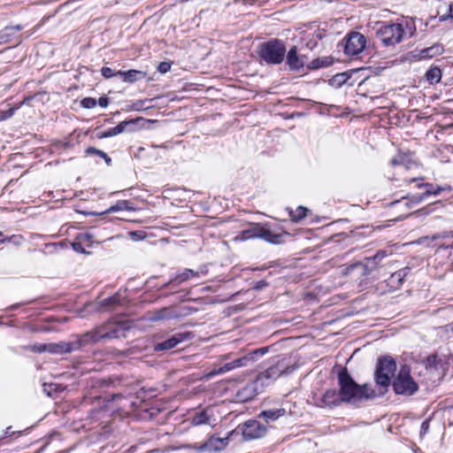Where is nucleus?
<instances>
[{
	"instance_id": "f257e3e1",
	"label": "nucleus",
	"mask_w": 453,
	"mask_h": 453,
	"mask_svg": "<svg viewBox=\"0 0 453 453\" xmlns=\"http://www.w3.org/2000/svg\"><path fill=\"white\" fill-rule=\"evenodd\" d=\"M416 33L415 21L412 19L403 22H384L376 31V36L386 48H394L403 40L412 37Z\"/></svg>"
},
{
	"instance_id": "f03ea898",
	"label": "nucleus",
	"mask_w": 453,
	"mask_h": 453,
	"mask_svg": "<svg viewBox=\"0 0 453 453\" xmlns=\"http://www.w3.org/2000/svg\"><path fill=\"white\" fill-rule=\"evenodd\" d=\"M296 368V366L289 364V358L281 357L266 370L259 372L256 379L260 384V388H264L271 385L280 376L292 373Z\"/></svg>"
},
{
	"instance_id": "7ed1b4c3",
	"label": "nucleus",
	"mask_w": 453,
	"mask_h": 453,
	"mask_svg": "<svg viewBox=\"0 0 453 453\" xmlns=\"http://www.w3.org/2000/svg\"><path fill=\"white\" fill-rule=\"evenodd\" d=\"M258 55L260 59L268 65H280L285 58V43L280 39L263 42L259 45Z\"/></svg>"
},
{
	"instance_id": "20e7f679",
	"label": "nucleus",
	"mask_w": 453,
	"mask_h": 453,
	"mask_svg": "<svg viewBox=\"0 0 453 453\" xmlns=\"http://www.w3.org/2000/svg\"><path fill=\"white\" fill-rule=\"evenodd\" d=\"M339 393L343 403L357 405L358 384L353 380L347 368L338 372Z\"/></svg>"
},
{
	"instance_id": "39448f33",
	"label": "nucleus",
	"mask_w": 453,
	"mask_h": 453,
	"mask_svg": "<svg viewBox=\"0 0 453 453\" xmlns=\"http://www.w3.org/2000/svg\"><path fill=\"white\" fill-rule=\"evenodd\" d=\"M395 371L396 363L394 358L390 357H383L380 358L374 372V381L376 385L387 391Z\"/></svg>"
},
{
	"instance_id": "423d86ee",
	"label": "nucleus",
	"mask_w": 453,
	"mask_h": 453,
	"mask_svg": "<svg viewBox=\"0 0 453 453\" xmlns=\"http://www.w3.org/2000/svg\"><path fill=\"white\" fill-rule=\"evenodd\" d=\"M392 387L396 395L405 396L413 395L418 390V385L411 377L410 368L406 365L401 367L392 382Z\"/></svg>"
},
{
	"instance_id": "0eeeda50",
	"label": "nucleus",
	"mask_w": 453,
	"mask_h": 453,
	"mask_svg": "<svg viewBox=\"0 0 453 453\" xmlns=\"http://www.w3.org/2000/svg\"><path fill=\"white\" fill-rule=\"evenodd\" d=\"M366 37L359 32H350L343 39L344 53L348 56H357L366 46Z\"/></svg>"
},
{
	"instance_id": "6e6552de",
	"label": "nucleus",
	"mask_w": 453,
	"mask_h": 453,
	"mask_svg": "<svg viewBox=\"0 0 453 453\" xmlns=\"http://www.w3.org/2000/svg\"><path fill=\"white\" fill-rule=\"evenodd\" d=\"M235 431L242 433L244 441H250L263 437L267 428L257 420L250 419L239 425Z\"/></svg>"
},
{
	"instance_id": "1a4fd4ad",
	"label": "nucleus",
	"mask_w": 453,
	"mask_h": 453,
	"mask_svg": "<svg viewBox=\"0 0 453 453\" xmlns=\"http://www.w3.org/2000/svg\"><path fill=\"white\" fill-rule=\"evenodd\" d=\"M97 327L100 331L102 340L125 337L126 331L127 330L125 324L115 321H107Z\"/></svg>"
},
{
	"instance_id": "9d476101",
	"label": "nucleus",
	"mask_w": 453,
	"mask_h": 453,
	"mask_svg": "<svg viewBox=\"0 0 453 453\" xmlns=\"http://www.w3.org/2000/svg\"><path fill=\"white\" fill-rule=\"evenodd\" d=\"M193 337L190 332H179L171 335L166 340L154 345L155 351H166L175 348L178 344L191 340Z\"/></svg>"
},
{
	"instance_id": "9b49d317",
	"label": "nucleus",
	"mask_w": 453,
	"mask_h": 453,
	"mask_svg": "<svg viewBox=\"0 0 453 453\" xmlns=\"http://www.w3.org/2000/svg\"><path fill=\"white\" fill-rule=\"evenodd\" d=\"M35 351H47L55 355H65L69 354L73 351H76L74 343L73 342H59L56 343L42 344L40 346L35 345L33 348Z\"/></svg>"
},
{
	"instance_id": "f8f14e48",
	"label": "nucleus",
	"mask_w": 453,
	"mask_h": 453,
	"mask_svg": "<svg viewBox=\"0 0 453 453\" xmlns=\"http://www.w3.org/2000/svg\"><path fill=\"white\" fill-rule=\"evenodd\" d=\"M422 180H423L422 178L411 179L408 180V182L420 181ZM417 187L418 188H426V190L421 195L413 196L412 202H414V203H420L423 199H425L426 197H427L430 195L437 196V195L441 194V192H442V191H448V192L451 191V187L449 185L441 187V186H434L431 183L418 182L417 184Z\"/></svg>"
},
{
	"instance_id": "ddd939ff",
	"label": "nucleus",
	"mask_w": 453,
	"mask_h": 453,
	"mask_svg": "<svg viewBox=\"0 0 453 453\" xmlns=\"http://www.w3.org/2000/svg\"><path fill=\"white\" fill-rule=\"evenodd\" d=\"M380 263L374 257H365V262H356L350 265H344L341 267V273L343 275L352 273L353 269H361L363 272H368L369 274L379 267Z\"/></svg>"
},
{
	"instance_id": "4468645a",
	"label": "nucleus",
	"mask_w": 453,
	"mask_h": 453,
	"mask_svg": "<svg viewBox=\"0 0 453 453\" xmlns=\"http://www.w3.org/2000/svg\"><path fill=\"white\" fill-rule=\"evenodd\" d=\"M75 338L76 339L73 341V343L76 350H79L88 345L96 344L102 340L98 327H95L91 331L81 334H76Z\"/></svg>"
},
{
	"instance_id": "2eb2a0df",
	"label": "nucleus",
	"mask_w": 453,
	"mask_h": 453,
	"mask_svg": "<svg viewBox=\"0 0 453 453\" xmlns=\"http://www.w3.org/2000/svg\"><path fill=\"white\" fill-rule=\"evenodd\" d=\"M268 351V348H260L252 350L242 357H237L231 361L232 367L234 369L248 366L250 364L257 360Z\"/></svg>"
},
{
	"instance_id": "dca6fc26",
	"label": "nucleus",
	"mask_w": 453,
	"mask_h": 453,
	"mask_svg": "<svg viewBox=\"0 0 453 453\" xmlns=\"http://www.w3.org/2000/svg\"><path fill=\"white\" fill-rule=\"evenodd\" d=\"M286 64L290 71L297 72L306 64L305 56L298 55L296 46H293L286 52Z\"/></svg>"
},
{
	"instance_id": "f3484780",
	"label": "nucleus",
	"mask_w": 453,
	"mask_h": 453,
	"mask_svg": "<svg viewBox=\"0 0 453 453\" xmlns=\"http://www.w3.org/2000/svg\"><path fill=\"white\" fill-rule=\"evenodd\" d=\"M264 388H260V384L256 379L240 388L237 392V397L239 401L245 403L252 400Z\"/></svg>"
},
{
	"instance_id": "a211bd4d",
	"label": "nucleus",
	"mask_w": 453,
	"mask_h": 453,
	"mask_svg": "<svg viewBox=\"0 0 453 453\" xmlns=\"http://www.w3.org/2000/svg\"><path fill=\"white\" fill-rule=\"evenodd\" d=\"M142 118H137L135 119L124 120L119 122L116 127L109 128L97 134L99 139L109 138L123 133L127 127H134L136 122L142 120Z\"/></svg>"
},
{
	"instance_id": "6ab92c4d",
	"label": "nucleus",
	"mask_w": 453,
	"mask_h": 453,
	"mask_svg": "<svg viewBox=\"0 0 453 453\" xmlns=\"http://www.w3.org/2000/svg\"><path fill=\"white\" fill-rule=\"evenodd\" d=\"M343 401L342 400L341 395L334 388L326 389L319 399V405L320 407H336L340 405Z\"/></svg>"
},
{
	"instance_id": "aec40b11",
	"label": "nucleus",
	"mask_w": 453,
	"mask_h": 453,
	"mask_svg": "<svg viewBox=\"0 0 453 453\" xmlns=\"http://www.w3.org/2000/svg\"><path fill=\"white\" fill-rule=\"evenodd\" d=\"M228 444V438H219L211 436L199 447V450L205 452L219 451L224 449Z\"/></svg>"
},
{
	"instance_id": "412c9836",
	"label": "nucleus",
	"mask_w": 453,
	"mask_h": 453,
	"mask_svg": "<svg viewBox=\"0 0 453 453\" xmlns=\"http://www.w3.org/2000/svg\"><path fill=\"white\" fill-rule=\"evenodd\" d=\"M423 365L430 372H438L443 374L446 371V363L436 354L429 355L423 360Z\"/></svg>"
},
{
	"instance_id": "4be33fe9",
	"label": "nucleus",
	"mask_w": 453,
	"mask_h": 453,
	"mask_svg": "<svg viewBox=\"0 0 453 453\" xmlns=\"http://www.w3.org/2000/svg\"><path fill=\"white\" fill-rule=\"evenodd\" d=\"M282 236L283 234L273 233L269 227V224H261L258 238L263 239L269 243L280 244L282 242Z\"/></svg>"
},
{
	"instance_id": "5701e85b",
	"label": "nucleus",
	"mask_w": 453,
	"mask_h": 453,
	"mask_svg": "<svg viewBox=\"0 0 453 453\" xmlns=\"http://www.w3.org/2000/svg\"><path fill=\"white\" fill-rule=\"evenodd\" d=\"M117 74L123 78V81L127 83H134L143 80L147 76V73L140 70L131 69L128 71H118Z\"/></svg>"
},
{
	"instance_id": "b1692460",
	"label": "nucleus",
	"mask_w": 453,
	"mask_h": 453,
	"mask_svg": "<svg viewBox=\"0 0 453 453\" xmlns=\"http://www.w3.org/2000/svg\"><path fill=\"white\" fill-rule=\"evenodd\" d=\"M376 396L375 390L370 384L358 385L357 404L364 400L372 399Z\"/></svg>"
},
{
	"instance_id": "393cba45",
	"label": "nucleus",
	"mask_w": 453,
	"mask_h": 453,
	"mask_svg": "<svg viewBox=\"0 0 453 453\" xmlns=\"http://www.w3.org/2000/svg\"><path fill=\"white\" fill-rule=\"evenodd\" d=\"M453 237V231H444L433 234L432 236L420 237L417 242L421 245L432 246L434 241Z\"/></svg>"
},
{
	"instance_id": "a878e982",
	"label": "nucleus",
	"mask_w": 453,
	"mask_h": 453,
	"mask_svg": "<svg viewBox=\"0 0 453 453\" xmlns=\"http://www.w3.org/2000/svg\"><path fill=\"white\" fill-rule=\"evenodd\" d=\"M260 227L261 224L259 223L251 224L249 228L244 229L240 233L238 238H240L242 241L251 238H258Z\"/></svg>"
},
{
	"instance_id": "bb28decb",
	"label": "nucleus",
	"mask_w": 453,
	"mask_h": 453,
	"mask_svg": "<svg viewBox=\"0 0 453 453\" xmlns=\"http://www.w3.org/2000/svg\"><path fill=\"white\" fill-rule=\"evenodd\" d=\"M199 276V273L196 272L194 270L186 268L182 272H180L176 273L174 278H173L170 282H176L178 284H180L182 282H185L192 278H196Z\"/></svg>"
},
{
	"instance_id": "cd10ccee",
	"label": "nucleus",
	"mask_w": 453,
	"mask_h": 453,
	"mask_svg": "<svg viewBox=\"0 0 453 453\" xmlns=\"http://www.w3.org/2000/svg\"><path fill=\"white\" fill-rule=\"evenodd\" d=\"M408 270L409 268H403L392 273L388 279V285L392 286L393 288L400 287L404 280V277L407 275Z\"/></svg>"
},
{
	"instance_id": "c85d7f7f",
	"label": "nucleus",
	"mask_w": 453,
	"mask_h": 453,
	"mask_svg": "<svg viewBox=\"0 0 453 453\" xmlns=\"http://www.w3.org/2000/svg\"><path fill=\"white\" fill-rule=\"evenodd\" d=\"M443 51V47L441 44H434L431 47L420 50L421 58H432L435 56L441 55Z\"/></svg>"
},
{
	"instance_id": "c756f323",
	"label": "nucleus",
	"mask_w": 453,
	"mask_h": 453,
	"mask_svg": "<svg viewBox=\"0 0 453 453\" xmlns=\"http://www.w3.org/2000/svg\"><path fill=\"white\" fill-rule=\"evenodd\" d=\"M333 58L331 57L318 58L311 61L308 65V68L311 70H317L322 67H327L333 64Z\"/></svg>"
},
{
	"instance_id": "7c9ffc66",
	"label": "nucleus",
	"mask_w": 453,
	"mask_h": 453,
	"mask_svg": "<svg viewBox=\"0 0 453 453\" xmlns=\"http://www.w3.org/2000/svg\"><path fill=\"white\" fill-rule=\"evenodd\" d=\"M285 412V410L282 408L276 410H266L263 411L259 416L262 417L266 422H269L278 419L280 417L283 416Z\"/></svg>"
},
{
	"instance_id": "2f4dec72",
	"label": "nucleus",
	"mask_w": 453,
	"mask_h": 453,
	"mask_svg": "<svg viewBox=\"0 0 453 453\" xmlns=\"http://www.w3.org/2000/svg\"><path fill=\"white\" fill-rule=\"evenodd\" d=\"M288 211L291 220L298 223L306 217L308 209L303 206H298L296 210L288 208Z\"/></svg>"
},
{
	"instance_id": "473e14b6",
	"label": "nucleus",
	"mask_w": 453,
	"mask_h": 453,
	"mask_svg": "<svg viewBox=\"0 0 453 453\" xmlns=\"http://www.w3.org/2000/svg\"><path fill=\"white\" fill-rule=\"evenodd\" d=\"M177 315L173 312L171 307H164L155 311L153 319L160 320V319H169L176 317Z\"/></svg>"
},
{
	"instance_id": "72a5a7b5",
	"label": "nucleus",
	"mask_w": 453,
	"mask_h": 453,
	"mask_svg": "<svg viewBox=\"0 0 453 453\" xmlns=\"http://www.w3.org/2000/svg\"><path fill=\"white\" fill-rule=\"evenodd\" d=\"M20 30L19 26L16 27H5L1 32H0V39L4 42H12L11 36L13 35V34L18 33Z\"/></svg>"
},
{
	"instance_id": "f704fd0d",
	"label": "nucleus",
	"mask_w": 453,
	"mask_h": 453,
	"mask_svg": "<svg viewBox=\"0 0 453 453\" xmlns=\"http://www.w3.org/2000/svg\"><path fill=\"white\" fill-rule=\"evenodd\" d=\"M426 78L430 84L438 83L441 79V71L439 67H431L426 73Z\"/></svg>"
},
{
	"instance_id": "c9c22d12",
	"label": "nucleus",
	"mask_w": 453,
	"mask_h": 453,
	"mask_svg": "<svg viewBox=\"0 0 453 453\" xmlns=\"http://www.w3.org/2000/svg\"><path fill=\"white\" fill-rule=\"evenodd\" d=\"M130 202L127 200L118 201L114 205L111 206L105 212H116L119 211H132L134 208L129 205Z\"/></svg>"
},
{
	"instance_id": "e433bc0d",
	"label": "nucleus",
	"mask_w": 453,
	"mask_h": 453,
	"mask_svg": "<svg viewBox=\"0 0 453 453\" xmlns=\"http://www.w3.org/2000/svg\"><path fill=\"white\" fill-rule=\"evenodd\" d=\"M86 155H96L99 157H102L107 165H111V158L103 150L96 149L94 147H88L85 150Z\"/></svg>"
},
{
	"instance_id": "4c0bfd02",
	"label": "nucleus",
	"mask_w": 453,
	"mask_h": 453,
	"mask_svg": "<svg viewBox=\"0 0 453 453\" xmlns=\"http://www.w3.org/2000/svg\"><path fill=\"white\" fill-rule=\"evenodd\" d=\"M209 422V417L205 411H199L195 413V415L191 418V424L193 426H201L203 424H207Z\"/></svg>"
},
{
	"instance_id": "58836bf2",
	"label": "nucleus",
	"mask_w": 453,
	"mask_h": 453,
	"mask_svg": "<svg viewBox=\"0 0 453 453\" xmlns=\"http://www.w3.org/2000/svg\"><path fill=\"white\" fill-rule=\"evenodd\" d=\"M233 370H234V368L232 367L231 361L230 362H226L223 365H221V366H219L218 368H214L213 370L209 372L208 377H214L216 375L223 374V373L233 371Z\"/></svg>"
},
{
	"instance_id": "ea45409f",
	"label": "nucleus",
	"mask_w": 453,
	"mask_h": 453,
	"mask_svg": "<svg viewBox=\"0 0 453 453\" xmlns=\"http://www.w3.org/2000/svg\"><path fill=\"white\" fill-rule=\"evenodd\" d=\"M322 38V34L319 31H317L311 35V37L309 38L306 42V47L310 50H313L318 45V41Z\"/></svg>"
},
{
	"instance_id": "a19ab883",
	"label": "nucleus",
	"mask_w": 453,
	"mask_h": 453,
	"mask_svg": "<svg viewBox=\"0 0 453 453\" xmlns=\"http://www.w3.org/2000/svg\"><path fill=\"white\" fill-rule=\"evenodd\" d=\"M119 302H120L119 296H112L111 297L105 298L103 301H101L100 304L102 307L111 308V307L119 304Z\"/></svg>"
},
{
	"instance_id": "79ce46f5",
	"label": "nucleus",
	"mask_w": 453,
	"mask_h": 453,
	"mask_svg": "<svg viewBox=\"0 0 453 453\" xmlns=\"http://www.w3.org/2000/svg\"><path fill=\"white\" fill-rule=\"evenodd\" d=\"M438 18L440 21H446L449 19H453V3L447 5L446 12L444 13L438 12Z\"/></svg>"
},
{
	"instance_id": "37998d69",
	"label": "nucleus",
	"mask_w": 453,
	"mask_h": 453,
	"mask_svg": "<svg viewBox=\"0 0 453 453\" xmlns=\"http://www.w3.org/2000/svg\"><path fill=\"white\" fill-rule=\"evenodd\" d=\"M97 101L93 97H85L81 101V105L85 109L96 107Z\"/></svg>"
},
{
	"instance_id": "c03bdc74",
	"label": "nucleus",
	"mask_w": 453,
	"mask_h": 453,
	"mask_svg": "<svg viewBox=\"0 0 453 453\" xmlns=\"http://www.w3.org/2000/svg\"><path fill=\"white\" fill-rule=\"evenodd\" d=\"M101 74L105 78V79H110L113 76H116L118 75L117 74V72H114L111 68L110 67H107V66H104L102 67L101 69Z\"/></svg>"
},
{
	"instance_id": "a18cd8bd",
	"label": "nucleus",
	"mask_w": 453,
	"mask_h": 453,
	"mask_svg": "<svg viewBox=\"0 0 453 453\" xmlns=\"http://www.w3.org/2000/svg\"><path fill=\"white\" fill-rule=\"evenodd\" d=\"M30 330L32 331H50L51 328L47 326H38L35 322L30 321Z\"/></svg>"
},
{
	"instance_id": "49530a36",
	"label": "nucleus",
	"mask_w": 453,
	"mask_h": 453,
	"mask_svg": "<svg viewBox=\"0 0 453 453\" xmlns=\"http://www.w3.org/2000/svg\"><path fill=\"white\" fill-rule=\"evenodd\" d=\"M171 69V64L168 62H161L157 66V71L161 73H165Z\"/></svg>"
},
{
	"instance_id": "de8ad7c7",
	"label": "nucleus",
	"mask_w": 453,
	"mask_h": 453,
	"mask_svg": "<svg viewBox=\"0 0 453 453\" xmlns=\"http://www.w3.org/2000/svg\"><path fill=\"white\" fill-rule=\"evenodd\" d=\"M72 248L74 251L84 254L86 253V250L84 249L83 245L80 242H73L72 243Z\"/></svg>"
},
{
	"instance_id": "09e8293b",
	"label": "nucleus",
	"mask_w": 453,
	"mask_h": 453,
	"mask_svg": "<svg viewBox=\"0 0 453 453\" xmlns=\"http://www.w3.org/2000/svg\"><path fill=\"white\" fill-rule=\"evenodd\" d=\"M429 426H430V422L428 419H426L421 423V426H420V435L421 436L426 434L428 432Z\"/></svg>"
},
{
	"instance_id": "8fccbe9b",
	"label": "nucleus",
	"mask_w": 453,
	"mask_h": 453,
	"mask_svg": "<svg viewBox=\"0 0 453 453\" xmlns=\"http://www.w3.org/2000/svg\"><path fill=\"white\" fill-rule=\"evenodd\" d=\"M350 275H353L357 278L365 277L370 275L368 272H363L361 269H353L352 273Z\"/></svg>"
},
{
	"instance_id": "3c124183",
	"label": "nucleus",
	"mask_w": 453,
	"mask_h": 453,
	"mask_svg": "<svg viewBox=\"0 0 453 453\" xmlns=\"http://www.w3.org/2000/svg\"><path fill=\"white\" fill-rule=\"evenodd\" d=\"M387 256H388V252L386 250H379L373 257L380 263Z\"/></svg>"
},
{
	"instance_id": "603ef678",
	"label": "nucleus",
	"mask_w": 453,
	"mask_h": 453,
	"mask_svg": "<svg viewBox=\"0 0 453 453\" xmlns=\"http://www.w3.org/2000/svg\"><path fill=\"white\" fill-rule=\"evenodd\" d=\"M98 104L99 106L103 107V108H105L109 105V103H110V100L108 97L106 96H101L99 99H98Z\"/></svg>"
},
{
	"instance_id": "864d4df0",
	"label": "nucleus",
	"mask_w": 453,
	"mask_h": 453,
	"mask_svg": "<svg viewBox=\"0 0 453 453\" xmlns=\"http://www.w3.org/2000/svg\"><path fill=\"white\" fill-rule=\"evenodd\" d=\"M55 388H56V385H54V384H49V385L46 383L43 384V390L48 395H50L51 391L56 389Z\"/></svg>"
},
{
	"instance_id": "5fc2aeb1",
	"label": "nucleus",
	"mask_w": 453,
	"mask_h": 453,
	"mask_svg": "<svg viewBox=\"0 0 453 453\" xmlns=\"http://www.w3.org/2000/svg\"><path fill=\"white\" fill-rule=\"evenodd\" d=\"M403 163L402 161V157H394L392 158V160L390 161V164L392 165H399Z\"/></svg>"
},
{
	"instance_id": "6e6d98bb",
	"label": "nucleus",
	"mask_w": 453,
	"mask_h": 453,
	"mask_svg": "<svg viewBox=\"0 0 453 453\" xmlns=\"http://www.w3.org/2000/svg\"><path fill=\"white\" fill-rule=\"evenodd\" d=\"M345 73L338 74L334 77L335 80H338L339 83L345 82L346 80L344 79Z\"/></svg>"
},
{
	"instance_id": "4d7b16f0",
	"label": "nucleus",
	"mask_w": 453,
	"mask_h": 453,
	"mask_svg": "<svg viewBox=\"0 0 453 453\" xmlns=\"http://www.w3.org/2000/svg\"><path fill=\"white\" fill-rule=\"evenodd\" d=\"M266 285H267V283H266L265 280H260V281H258V282L257 283V285H256V288H257V289H260V288H262L263 287H265V286H266Z\"/></svg>"
},
{
	"instance_id": "13d9d810",
	"label": "nucleus",
	"mask_w": 453,
	"mask_h": 453,
	"mask_svg": "<svg viewBox=\"0 0 453 453\" xmlns=\"http://www.w3.org/2000/svg\"><path fill=\"white\" fill-rule=\"evenodd\" d=\"M231 354L221 355L219 357L220 361H226L230 358Z\"/></svg>"
},
{
	"instance_id": "bf43d9fd",
	"label": "nucleus",
	"mask_w": 453,
	"mask_h": 453,
	"mask_svg": "<svg viewBox=\"0 0 453 453\" xmlns=\"http://www.w3.org/2000/svg\"><path fill=\"white\" fill-rule=\"evenodd\" d=\"M35 307L30 306V308H29V311H30V317H33V316H36V315H38V313H37V312H35Z\"/></svg>"
},
{
	"instance_id": "052dcab7",
	"label": "nucleus",
	"mask_w": 453,
	"mask_h": 453,
	"mask_svg": "<svg viewBox=\"0 0 453 453\" xmlns=\"http://www.w3.org/2000/svg\"><path fill=\"white\" fill-rule=\"evenodd\" d=\"M449 328L448 331H450L453 334V321L447 326Z\"/></svg>"
},
{
	"instance_id": "680f3d73",
	"label": "nucleus",
	"mask_w": 453,
	"mask_h": 453,
	"mask_svg": "<svg viewBox=\"0 0 453 453\" xmlns=\"http://www.w3.org/2000/svg\"><path fill=\"white\" fill-rule=\"evenodd\" d=\"M42 320H43V321H46V322H50V321H52V320H54V319H53V318H52V317H47V318H44Z\"/></svg>"
},
{
	"instance_id": "e2e57ef3",
	"label": "nucleus",
	"mask_w": 453,
	"mask_h": 453,
	"mask_svg": "<svg viewBox=\"0 0 453 453\" xmlns=\"http://www.w3.org/2000/svg\"><path fill=\"white\" fill-rule=\"evenodd\" d=\"M38 46H39V47H44V46H46V45H45L44 43H42V44H40V45H38Z\"/></svg>"
},
{
	"instance_id": "0e129e2a",
	"label": "nucleus",
	"mask_w": 453,
	"mask_h": 453,
	"mask_svg": "<svg viewBox=\"0 0 453 453\" xmlns=\"http://www.w3.org/2000/svg\"><path fill=\"white\" fill-rule=\"evenodd\" d=\"M440 248L447 249L448 247H444L443 245H441Z\"/></svg>"
}]
</instances>
